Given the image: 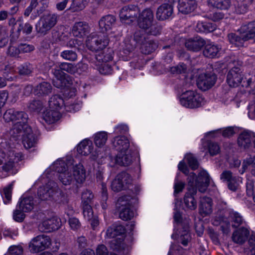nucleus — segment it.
<instances>
[{"label": "nucleus", "mask_w": 255, "mask_h": 255, "mask_svg": "<svg viewBox=\"0 0 255 255\" xmlns=\"http://www.w3.org/2000/svg\"><path fill=\"white\" fill-rule=\"evenodd\" d=\"M132 179L131 176L126 172L119 173L112 181V189L115 192L129 189L132 186Z\"/></svg>", "instance_id": "423d86ee"}, {"label": "nucleus", "mask_w": 255, "mask_h": 255, "mask_svg": "<svg viewBox=\"0 0 255 255\" xmlns=\"http://www.w3.org/2000/svg\"><path fill=\"white\" fill-rule=\"evenodd\" d=\"M216 28L215 24L208 22H198L196 26V30L199 32H211Z\"/></svg>", "instance_id": "c9c22d12"}, {"label": "nucleus", "mask_w": 255, "mask_h": 255, "mask_svg": "<svg viewBox=\"0 0 255 255\" xmlns=\"http://www.w3.org/2000/svg\"><path fill=\"white\" fill-rule=\"evenodd\" d=\"M110 242V247L114 250L121 251L124 249L125 244L124 243V237L112 238Z\"/></svg>", "instance_id": "a18cd8bd"}, {"label": "nucleus", "mask_w": 255, "mask_h": 255, "mask_svg": "<svg viewBox=\"0 0 255 255\" xmlns=\"http://www.w3.org/2000/svg\"><path fill=\"white\" fill-rule=\"evenodd\" d=\"M186 69L187 67L185 64L184 63H180L176 66L172 67L171 71L173 73L181 74L185 73L186 72Z\"/></svg>", "instance_id": "774afa93"}, {"label": "nucleus", "mask_w": 255, "mask_h": 255, "mask_svg": "<svg viewBox=\"0 0 255 255\" xmlns=\"http://www.w3.org/2000/svg\"><path fill=\"white\" fill-rule=\"evenodd\" d=\"M93 149L92 141L89 139H85L81 141V155L89 154Z\"/></svg>", "instance_id": "c03bdc74"}, {"label": "nucleus", "mask_w": 255, "mask_h": 255, "mask_svg": "<svg viewBox=\"0 0 255 255\" xmlns=\"http://www.w3.org/2000/svg\"><path fill=\"white\" fill-rule=\"evenodd\" d=\"M241 31L243 33L245 40H249L254 38L255 37V21L243 25Z\"/></svg>", "instance_id": "cd10ccee"}, {"label": "nucleus", "mask_w": 255, "mask_h": 255, "mask_svg": "<svg viewBox=\"0 0 255 255\" xmlns=\"http://www.w3.org/2000/svg\"><path fill=\"white\" fill-rule=\"evenodd\" d=\"M65 105L63 99L59 95H54L49 100V106L50 109H55L58 111Z\"/></svg>", "instance_id": "f704fd0d"}, {"label": "nucleus", "mask_w": 255, "mask_h": 255, "mask_svg": "<svg viewBox=\"0 0 255 255\" xmlns=\"http://www.w3.org/2000/svg\"><path fill=\"white\" fill-rule=\"evenodd\" d=\"M158 45L154 41L147 39L140 47L141 51L144 54H149L154 51L157 48Z\"/></svg>", "instance_id": "72a5a7b5"}, {"label": "nucleus", "mask_w": 255, "mask_h": 255, "mask_svg": "<svg viewBox=\"0 0 255 255\" xmlns=\"http://www.w3.org/2000/svg\"><path fill=\"white\" fill-rule=\"evenodd\" d=\"M60 225L59 219L53 217L44 220L40 225V228L43 231L50 232L58 229Z\"/></svg>", "instance_id": "a211bd4d"}, {"label": "nucleus", "mask_w": 255, "mask_h": 255, "mask_svg": "<svg viewBox=\"0 0 255 255\" xmlns=\"http://www.w3.org/2000/svg\"><path fill=\"white\" fill-rule=\"evenodd\" d=\"M139 12L140 9L138 6L134 4L126 5L120 10V19L123 22L129 24L136 20Z\"/></svg>", "instance_id": "6e6552de"}, {"label": "nucleus", "mask_w": 255, "mask_h": 255, "mask_svg": "<svg viewBox=\"0 0 255 255\" xmlns=\"http://www.w3.org/2000/svg\"><path fill=\"white\" fill-rule=\"evenodd\" d=\"M229 214V218L233 227L238 228L245 222L243 217L238 212L231 210Z\"/></svg>", "instance_id": "473e14b6"}, {"label": "nucleus", "mask_w": 255, "mask_h": 255, "mask_svg": "<svg viewBox=\"0 0 255 255\" xmlns=\"http://www.w3.org/2000/svg\"><path fill=\"white\" fill-rule=\"evenodd\" d=\"M83 214L84 219L87 221H90L93 217V211L90 204L83 205Z\"/></svg>", "instance_id": "13d9d810"}, {"label": "nucleus", "mask_w": 255, "mask_h": 255, "mask_svg": "<svg viewBox=\"0 0 255 255\" xmlns=\"http://www.w3.org/2000/svg\"><path fill=\"white\" fill-rule=\"evenodd\" d=\"M43 108V104L40 101L33 100L31 101L28 105V108L31 112H40Z\"/></svg>", "instance_id": "5fc2aeb1"}, {"label": "nucleus", "mask_w": 255, "mask_h": 255, "mask_svg": "<svg viewBox=\"0 0 255 255\" xmlns=\"http://www.w3.org/2000/svg\"><path fill=\"white\" fill-rule=\"evenodd\" d=\"M73 175L68 170L61 173L59 175L60 181L65 185L70 184L73 179H75L77 182L80 179V170L77 164L73 166Z\"/></svg>", "instance_id": "2eb2a0df"}, {"label": "nucleus", "mask_w": 255, "mask_h": 255, "mask_svg": "<svg viewBox=\"0 0 255 255\" xmlns=\"http://www.w3.org/2000/svg\"><path fill=\"white\" fill-rule=\"evenodd\" d=\"M205 44V40L200 36L189 38L185 42V47L189 50L194 52L200 51Z\"/></svg>", "instance_id": "dca6fc26"}, {"label": "nucleus", "mask_w": 255, "mask_h": 255, "mask_svg": "<svg viewBox=\"0 0 255 255\" xmlns=\"http://www.w3.org/2000/svg\"><path fill=\"white\" fill-rule=\"evenodd\" d=\"M131 204L130 197L128 196H123L118 199L116 205L119 210V217L123 220L128 221L133 217Z\"/></svg>", "instance_id": "0eeeda50"}, {"label": "nucleus", "mask_w": 255, "mask_h": 255, "mask_svg": "<svg viewBox=\"0 0 255 255\" xmlns=\"http://www.w3.org/2000/svg\"><path fill=\"white\" fill-rule=\"evenodd\" d=\"M51 244V240L48 236L44 235L34 238L29 244L30 252L36 253L48 248Z\"/></svg>", "instance_id": "1a4fd4ad"}, {"label": "nucleus", "mask_w": 255, "mask_h": 255, "mask_svg": "<svg viewBox=\"0 0 255 255\" xmlns=\"http://www.w3.org/2000/svg\"><path fill=\"white\" fill-rule=\"evenodd\" d=\"M13 184L14 182H12L8 186L3 188L2 196L4 197L3 202L5 204H8L11 200Z\"/></svg>", "instance_id": "8fccbe9b"}, {"label": "nucleus", "mask_w": 255, "mask_h": 255, "mask_svg": "<svg viewBox=\"0 0 255 255\" xmlns=\"http://www.w3.org/2000/svg\"><path fill=\"white\" fill-rule=\"evenodd\" d=\"M228 37L231 43L235 44L238 47L242 46L244 42L247 41L244 38V35L243 33L240 36L235 33H230L228 34Z\"/></svg>", "instance_id": "37998d69"}, {"label": "nucleus", "mask_w": 255, "mask_h": 255, "mask_svg": "<svg viewBox=\"0 0 255 255\" xmlns=\"http://www.w3.org/2000/svg\"><path fill=\"white\" fill-rule=\"evenodd\" d=\"M57 21V15L55 14L47 13L42 15L35 25L37 33L45 35Z\"/></svg>", "instance_id": "39448f33"}, {"label": "nucleus", "mask_w": 255, "mask_h": 255, "mask_svg": "<svg viewBox=\"0 0 255 255\" xmlns=\"http://www.w3.org/2000/svg\"><path fill=\"white\" fill-rule=\"evenodd\" d=\"M126 233L125 227L121 225H113L108 228L107 230V236L109 238H115L117 237H124Z\"/></svg>", "instance_id": "393cba45"}, {"label": "nucleus", "mask_w": 255, "mask_h": 255, "mask_svg": "<svg viewBox=\"0 0 255 255\" xmlns=\"http://www.w3.org/2000/svg\"><path fill=\"white\" fill-rule=\"evenodd\" d=\"M98 71L103 75H108L112 73V68L111 65L106 63H102L98 67Z\"/></svg>", "instance_id": "0e129e2a"}, {"label": "nucleus", "mask_w": 255, "mask_h": 255, "mask_svg": "<svg viewBox=\"0 0 255 255\" xmlns=\"http://www.w3.org/2000/svg\"><path fill=\"white\" fill-rule=\"evenodd\" d=\"M18 27L17 28V32H19L21 31L26 34H29L32 32V26L29 23H23L21 18H19L17 20Z\"/></svg>", "instance_id": "de8ad7c7"}, {"label": "nucleus", "mask_w": 255, "mask_h": 255, "mask_svg": "<svg viewBox=\"0 0 255 255\" xmlns=\"http://www.w3.org/2000/svg\"><path fill=\"white\" fill-rule=\"evenodd\" d=\"M185 159L187 160L188 164L192 170L197 169L199 166V163L197 159L192 154H187Z\"/></svg>", "instance_id": "052dcab7"}, {"label": "nucleus", "mask_w": 255, "mask_h": 255, "mask_svg": "<svg viewBox=\"0 0 255 255\" xmlns=\"http://www.w3.org/2000/svg\"><path fill=\"white\" fill-rule=\"evenodd\" d=\"M199 214L203 217L210 215L212 212V200L204 196L201 198L199 207Z\"/></svg>", "instance_id": "6ab92c4d"}, {"label": "nucleus", "mask_w": 255, "mask_h": 255, "mask_svg": "<svg viewBox=\"0 0 255 255\" xmlns=\"http://www.w3.org/2000/svg\"><path fill=\"white\" fill-rule=\"evenodd\" d=\"M61 117L59 112L56 110L49 109L43 114V119L48 124H53L58 121Z\"/></svg>", "instance_id": "a878e982"}, {"label": "nucleus", "mask_w": 255, "mask_h": 255, "mask_svg": "<svg viewBox=\"0 0 255 255\" xmlns=\"http://www.w3.org/2000/svg\"><path fill=\"white\" fill-rule=\"evenodd\" d=\"M197 6L195 0H179L178 9L180 12L187 14L193 12Z\"/></svg>", "instance_id": "f3484780"}, {"label": "nucleus", "mask_w": 255, "mask_h": 255, "mask_svg": "<svg viewBox=\"0 0 255 255\" xmlns=\"http://www.w3.org/2000/svg\"><path fill=\"white\" fill-rule=\"evenodd\" d=\"M23 212L19 208L16 209L13 212V219L17 222H22L25 218V215Z\"/></svg>", "instance_id": "338daca9"}, {"label": "nucleus", "mask_w": 255, "mask_h": 255, "mask_svg": "<svg viewBox=\"0 0 255 255\" xmlns=\"http://www.w3.org/2000/svg\"><path fill=\"white\" fill-rule=\"evenodd\" d=\"M191 236L189 233V227L186 226L180 234L179 241L184 246L188 245V242L191 240Z\"/></svg>", "instance_id": "09e8293b"}, {"label": "nucleus", "mask_w": 255, "mask_h": 255, "mask_svg": "<svg viewBox=\"0 0 255 255\" xmlns=\"http://www.w3.org/2000/svg\"><path fill=\"white\" fill-rule=\"evenodd\" d=\"M135 43H133L129 40H126L125 41V47H124V52L128 54L131 52L135 47Z\"/></svg>", "instance_id": "69168bd1"}, {"label": "nucleus", "mask_w": 255, "mask_h": 255, "mask_svg": "<svg viewBox=\"0 0 255 255\" xmlns=\"http://www.w3.org/2000/svg\"><path fill=\"white\" fill-rule=\"evenodd\" d=\"M203 146L207 149L211 155L217 154L220 151L219 145L216 142L212 141H204L202 142Z\"/></svg>", "instance_id": "4c0bfd02"}, {"label": "nucleus", "mask_w": 255, "mask_h": 255, "mask_svg": "<svg viewBox=\"0 0 255 255\" xmlns=\"http://www.w3.org/2000/svg\"><path fill=\"white\" fill-rule=\"evenodd\" d=\"M123 152H120L117 156L116 162L121 166H128L132 162V158L130 155L125 154Z\"/></svg>", "instance_id": "a19ab883"}, {"label": "nucleus", "mask_w": 255, "mask_h": 255, "mask_svg": "<svg viewBox=\"0 0 255 255\" xmlns=\"http://www.w3.org/2000/svg\"><path fill=\"white\" fill-rule=\"evenodd\" d=\"M247 2L237 0L235 4V12L237 14H243L247 11L248 4Z\"/></svg>", "instance_id": "3c124183"}, {"label": "nucleus", "mask_w": 255, "mask_h": 255, "mask_svg": "<svg viewBox=\"0 0 255 255\" xmlns=\"http://www.w3.org/2000/svg\"><path fill=\"white\" fill-rule=\"evenodd\" d=\"M3 118L6 122H13V125L9 133L15 139L20 136L23 131H30V127L27 125L28 115L23 111L9 109L5 112Z\"/></svg>", "instance_id": "f257e3e1"}, {"label": "nucleus", "mask_w": 255, "mask_h": 255, "mask_svg": "<svg viewBox=\"0 0 255 255\" xmlns=\"http://www.w3.org/2000/svg\"><path fill=\"white\" fill-rule=\"evenodd\" d=\"M161 26L157 24H151L150 26L147 29H144L147 33L157 35L159 34L161 31Z\"/></svg>", "instance_id": "bf43d9fd"}, {"label": "nucleus", "mask_w": 255, "mask_h": 255, "mask_svg": "<svg viewBox=\"0 0 255 255\" xmlns=\"http://www.w3.org/2000/svg\"><path fill=\"white\" fill-rule=\"evenodd\" d=\"M108 139V133L105 131H100L94 135V141L99 147L103 146Z\"/></svg>", "instance_id": "e433bc0d"}, {"label": "nucleus", "mask_w": 255, "mask_h": 255, "mask_svg": "<svg viewBox=\"0 0 255 255\" xmlns=\"http://www.w3.org/2000/svg\"><path fill=\"white\" fill-rule=\"evenodd\" d=\"M146 39L143 30H138L135 31L133 35V41L135 43L141 45Z\"/></svg>", "instance_id": "864d4df0"}, {"label": "nucleus", "mask_w": 255, "mask_h": 255, "mask_svg": "<svg viewBox=\"0 0 255 255\" xmlns=\"http://www.w3.org/2000/svg\"><path fill=\"white\" fill-rule=\"evenodd\" d=\"M187 180L190 186L188 190L195 188L200 192L204 193L209 185L210 178L207 171L203 170L199 172L197 177L194 172L190 173Z\"/></svg>", "instance_id": "7ed1b4c3"}, {"label": "nucleus", "mask_w": 255, "mask_h": 255, "mask_svg": "<svg viewBox=\"0 0 255 255\" xmlns=\"http://www.w3.org/2000/svg\"><path fill=\"white\" fill-rule=\"evenodd\" d=\"M22 135V143L26 149H29L34 147L37 143V138L32 132L31 128L30 131H23L21 134Z\"/></svg>", "instance_id": "5701e85b"}, {"label": "nucleus", "mask_w": 255, "mask_h": 255, "mask_svg": "<svg viewBox=\"0 0 255 255\" xmlns=\"http://www.w3.org/2000/svg\"><path fill=\"white\" fill-rule=\"evenodd\" d=\"M3 153L0 152V177H3L6 176V173L9 171L14 166V162L22 159L23 156L20 153H16L13 159L10 158L4 164H3L4 158Z\"/></svg>", "instance_id": "9b49d317"}, {"label": "nucleus", "mask_w": 255, "mask_h": 255, "mask_svg": "<svg viewBox=\"0 0 255 255\" xmlns=\"http://www.w3.org/2000/svg\"><path fill=\"white\" fill-rule=\"evenodd\" d=\"M220 48L217 45L208 44L203 50V55L208 58H214L217 56Z\"/></svg>", "instance_id": "58836bf2"}, {"label": "nucleus", "mask_w": 255, "mask_h": 255, "mask_svg": "<svg viewBox=\"0 0 255 255\" xmlns=\"http://www.w3.org/2000/svg\"><path fill=\"white\" fill-rule=\"evenodd\" d=\"M94 197V195L90 190H86L82 192L81 198L83 205L90 204L92 200Z\"/></svg>", "instance_id": "680f3d73"}, {"label": "nucleus", "mask_w": 255, "mask_h": 255, "mask_svg": "<svg viewBox=\"0 0 255 255\" xmlns=\"http://www.w3.org/2000/svg\"><path fill=\"white\" fill-rule=\"evenodd\" d=\"M32 67L29 63H24L18 67V72L21 75H28L32 71Z\"/></svg>", "instance_id": "6e6d98bb"}, {"label": "nucleus", "mask_w": 255, "mask_h": 255, "mask_svg": "<svg viewBox=\"0 0 255 255\" xmlns=\"http://www.w3.org/2000/svg\"><path fill=\"white\" fill-rule=\"evenodd\" d=\"M52 87L50 83L47 82H43L37 85L34 90V93L38 96L47 95L51 93Z\"/></svg>", "instance_id": "c85d7f7f"}, {"label": "nucleus", "mask_w": 255, "mask_h": 255, "mask_svg": "<svg viewBox=\"0 0 255 255\" xmlns=\"http://www.w3.org/2000/svg\"><path fill=\"white\" fill-rule=\"evenodd\" d=\"M173 13L171 5L162 4L157 9L156 18L159 20H164L170 17Z\"/></svg>", "instance_id": "412c9836"}, {"label": "nucleus", "mask_w": 255, "mask_h": 255, "mask_svg": "<svg viewBox=\"0 0 255 255\" xmlns=\"http://www.w3.org/2000/svg\"><path fill=\"white\" fill-rule=\"evenodd\" d=\"M209 2L214 7L222 10L229 8L231 5V0H208Z\"/></svg>", "instance_id": "79ce46f5"}, {"label": "nucleus", "mask_w": 255, "mask_h": 255, "mask_svg": "<svg viewBox=\"0 0 255 255\" xmlns=\"http://www.w3.org/2000/svg\"><path fill=\"white\" fill-rule=\"evenodd\" d=\"M180 102L185 107L196 108L204 105L205 101L200 94L196 91L189 90L183 92L180 97Z\"/></svg>", "instance_id": "20e7f679"}, {"label": "nucleus", "mask_w": 255, "mask_h": 255, "mask_svg": "<svg viewBox=\"0 0 255 255\" xmlns=\"http://www.w3.org/2000/svg\"><path fill=\"white\" fill-rule=\"evenodd\" d=\"M108 199V194L106 185L102 183V191H101V205L103 209H106L107 207L106 201Z\"/></svg>", "instance_id": "4d7b16f0"}, {"label": "nucleus", "mask_w": 255, "mask_h": 255, "mask_svg": "<svg viewBox=\"0 0 255 255\" xmlns=\"http://www.w3.org/2000/svg\"><path fill=\"white\" fill-rule=\"evenodd\" d=\"M62 71H65L71 74H74L78 72V68L77 65L72 63H62L59 65Z\"/></svg>", "instance_id": "603ef678"}, {"label": "nucleus", "mask_w": 255, "mask_h": 255, "mask_svg": "<svg viewBox=\"0 0 255 255\" xmlns=\"http://www.w3.org/2000/svg\"><path fill=\"white\" fill-rule=\"evenodd\" d=\"M197 191L195 188L192 189H189L184 198V203L186 207L189 210H194L197 208V202L194 197L196 194Z\"/></svg>", "instance_id": "b1692460"}, {"label": "nucleus", "mask_w": 255, "mask_h": 255, "mask_svg": "<svg viewBox=\"0 0 255 255\" xmlns=\"http://www.w3.org/2000/svg\"><path fill=\"white\" fill-rule=\"evenodd\" d=\"M61 56L66 60L74 61L77 58V54L72 50H65L61 53Z\"/></svg>", "instance_id": "e2e57ef3"}, {"label": "nucleus", "mask_w": 255, "mask_h": 255, "mask_svg": "<svg viewBox=\"0 0 255 255\" xmlns=\"http://www.w3.org/2000/svg\"><path fill=\"white\" fill-rule=\"evenodd\" d=\"M34 205L33 198L31 196L25 197L21 198L17 208L23 212H28L33 209Z\"/></svg>", "instance_id": "c756f323"}, {"label": "nucleus", "mask_w": 255, "mask_h": 255, "mask_svg": "<svg viewBox=\"0 0 255 255\" xmlns=\"http://www.w3.org/2000/svg\"><path fill=\"white\" fill-rule=\"evenodd\" d=\"M54 193V189L50 187V184H47L38 188L37 194L41 200H47L53 196Z\"/></svg>", "instance_id": "7c9ffc66"}, {"label": "nucleus", "mask_w": 255, "mask_h": 255, "mask_svg": "<svg viewBox=\"0 0 255 255\" xmlns=\"http://www.w3.org/2000/svg\"><path fill=\"white\" fill-rule=\"evenodd\" d=\"M249 233V231L247 228H240L233 233L232 240L237 244H242L247 240Z\"/></svg>", "instance_id": "bb28decb"}, {"label": "nucleus", "mask_w": 255, "mask_h": 255, "mask_svg": "<svg viewBox=\"0 0 255 255\" xmlns=\"http://www.w3.org/2000/svg\"><path fill=\"white\" fill-rule=\"evenodd\" d=\"M254 133L251 131H245L242 132L238 139V143L241 147L246 148L248 147L251 143V138L253 137Z\"/></svg>", "instance_id": "2f4dec72"}, {"label": "nucleus", "mask_w": 255, "mask_h": 255, "mask_svg": "<svg viewBox=\"0 0 255 255\" xmlns=\"http://www.w3.org/2000/svg\"><path fill=\"white\" fill-rule=\"evenodd\" d=\"M243 79L242 71L239 67L231 69L227 76V82L230 87H236L239 85Z\"/></svg>", "instance_id": "ddd939ff"}, {"label": "nucleus", "mask_w": 255, "mask_h": 255, "mask_svg": "<svg viewBox=\"0 0 255 255\" xmlns=\"http://www.w3.org/2000/svg\"><path fill=\"white\" fill-rule=\"evenodd\" d=\"M217 79L216 75L212 72L201 74L197 80V86L201 90L206 91L215 85Z\"/></svg>", "instance_id": "9d476101"}, {"label": "nucleus", "mask_w": 255, "mask_h": 255, "mask_svg": "<svg viewBox=\"0 0 255 255\" xmlns=\"http://www.w3.org/2000/svg\"><path fill=\"white\" fill-rule=\"evenodd\" d=\"M69 167L67 164L62 160H56L52 165V169L58 172L60 174L65 171L69 170Z\"/></svg>", "instance_id": "49530a36"}, {"label": "nucleus", "mask_w": 255, "mask_h": 255, "mask_svg": "<svg viewBox=\"0 0 255 255\" xmlns=\"http://www.w3.org/2000/svg\"><path fill=\"white\" fill-rule=\"evenodd\" d=\"M113 146L120 152H125L129 147L128 139L125 136H118L112 141Z\"/></svg>", "instance_id": "aec40b11"}, {"label": "nucleus", "mask_w": 255, "mask_h": 255, "mask_svg": "<svg viewBox=\"0 0 255 255\" xmlns=\"http://www.w3.org/2000/svg\"><path fill=\"white\" fill-rule=\"evenodd\" d=\"M109 42L108 37L106 34H93L87 37L86 45L89 50L96 52L95 56L98 61L106 63L113 59L110 52L105 53L103 51Z\"/></svg>", "instance_id": "f03ea898"}, {"label": "nucleus", "mask_w": 255, "mask_h": 255, "mask_svg": "<svg viewBox=\"0 0 255 255\" xmlns=\"http://www.w3.org/2000/svg\"><path fill=\"white\" fill-rule=\"evenodd\" d=\"M138 15V24L139 27L142 29L148 28L153 20V13L152 10L146 8Z\"/></svg>", "instance_id": "4468645a"}, {"label": "nucleus", "mask_w": 255, "mask_h": 255, "mask_svg": "<svg viewBox=\"0 0 255 255\" xmlns=\"http://www.w3.org/2000/svg\"><path fill=\"white\" fill-rule=\"evenodd\" d=\"M71 79L69 81V84H66L65 86L59 88L61 89V93L65 98H71L76 95L77 92L76 89L72 86Z\"/></svg>", "instance_id": "ea45409f"}, {"label": "nucleus", "mask_w": 255, "mask_h": 255, "mask_svg": "<svg viewBox=\"0 0 255 255\" xmlns=\"http://www.w3.org/2000/svg\"><path fill=\"white\" fill-rule=\"evenodd\" d=\"M116 22V18L112 15H107L102 17L99 20V24L102 34L110 30ZM99 34H102L99 33Z\"/></svg>", "instance_id": "4be33fe9"}, {"label": "nucleus", "mask_w": 255, "mask_h": 255, "mask_svg": "<svg viewBox=\"0 0 255 255\" xmlns=\"http://www.w3.org/2000/svg\"><path fill=\"white\" fill-rule=\"evenodd\" d=\"M52 73L54 75L55 79L53 81V85L56 88H61L69 84L71 78L64 73L60 66L52 69Z\"/></svg>", "instance_id": "f8f14e48"}]
</instances>
